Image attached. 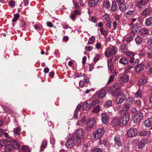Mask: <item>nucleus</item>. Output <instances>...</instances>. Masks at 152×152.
I'll use <instances>...</instances> for the list:
<instances>
[{"instance_id":"0eeeda50","label":"nucleus","mask_w":152,"mask_h":152,"mask_svg":"<svg viewBox=\"0 0 152 152\" xmlns=\"http://www.w3.org/2000/svg\"><path fill=\"white\" fill-rule=\"evenodd\" d=\"M95 123L96 121L94 118H92L89 120L86 127V130L88 131H90Z\"/></svg>"},{"instance_id":"6e6d98bb","label":"nucleus","mask_w":152,"mask_h":152,"mask_svg":"<svg viewBox=\"0 0 152 152\" xmlns=\"http://www.w3.org/2000/svg\"><path fill=\"white\" fill-rule=\"evenodd\" d=\"M6 142L5 140H3L0 141V148L4 146Z\"/></svg>"},{"instance_id":"13d9d810","label":"nucleus","mask_w":152,"mask_h":152,"mask_svg":"<svg viewBox=\"0 0 152 152\" xmlns=\"http://www.w3.org/2000/svg\"><path fill=\"white\" fill-rule=\"evenodd\" d=\"M6 142H13L15 140L10 137H8L6 139Z\"/></svg>"},{"instance_id":"a211bd4d","label":"nucleus","mask_w":152,"mask_h":152,"mask_svg":"<svg viewBox=\"0 0 152 152\" xmlns=\"http://www.w3.org/2000/svg\"><path fill=\"white\" fill-rule=\"evenodd\" d=\"M13 149V146L12 144H10L5 147V152H11Z\"/></svg>"},{"instance_id":"338daca9","label":"nucleus","mask_w":152,"mask_h":152,"mask_svg":"<svg viewBox=\"0 0 152 152\" xmlns=\"http://www.w3.org/2000/svg\"><path fill=\"white\" fill-rule=\"evenodd\" d=\"M100 31L101 33L104 35H105L107 34L106 31L103 28H101L100 29Z\"/></svg>"},{"instance_id":"680f3d73","label":"nucleus","mask_w":152,"mask_h":152,"mask_svg":"<svg viewBox=\"0 0 152 152\" xmlns=\"http://www.w3.org/2000/svg\"><path fill=\"white\" fill-rule=\"evenodd\" d=\"M9 4L11 7H13L15 6V2L14 1L11 0L10 1Z\"/></svg>"},{"instance_id":"09e8293b","label":"nucleus","mask_w":152,"mask_h":152,"mask_svg":"<svg viewBox=\"0 0 152 152\" xmlns=\"http://www.w3.org/2000/svg\"><path fill=\"white\" fill-rule=\"evenodd\" d=\"M112 101L110 100H109L105 103V107H107L111 106L112 104Z\"/></svg>"},{"instance_id":"412c9836","label":"nucleus","mask_w":152,"mask_h":152,"mask_svg":"<svg viewBox=\"0 0 152 152\" xmlns=\"http://www.w3.org/2000/svg\"><path fill=\"white\" fill-rule=\"evenodd\" d=\"M99 0H90L89 1V5L91 7L95 6L99 2Z\"/></svg>"},{"instance_id":"6e6552de","label":"nucleus","mask_w":152,"mask_h":152,"mask_svg":"<svg viewBox=\"0 0 152 152\" xmlns=\"http://www.w3.org/2000/svg\"><path fill=\"white\" fill-rule=\"evenodd\" d=\"M149 0H140L136 1L135 5L139 9H141L148 2Z\"/></svg>"},{"instance_id":"a18cd8bd","label":"nucleus","mask_w":152,"mask_h":152,"mask_svg":"<svg viewBox=\"0 0 152 152\" xmlns=\"http://www.w3.org/2000/svg\"><path fill=\"white\" fill-rule=\"evenodd\" d=\"M126 55L129 58H131L133 57L135 55V53L133 52L129 51L126 52Z\"/></svg>"},{"instance_id":"c85d7f7f","label":"nucleus","mask_w":152,"mask_h":152,"mask_svg":"<svg viewBox=\"0 0 152 152\" xmlns=\"http://www.w3.org/2000/svg\"><path fill=\"white\" fill-rule=\"evenodd\" d=\"M100 102V101L99 100H96L93 101L90 105V107L91 108L93 107L96 104H98Z\"/></svg>"},{"instance_id":"052dcab7","label":"nucleus","mask_w":152,"mask_h":152,"mask_svg":"<svg viewBox=\"0 0 152 152\" xmlns=\"http://www.w3.org/2000/svg\"><path fill=\"white\" fill-rule=\"evenodd\" d=\"M23 149L24 151L26 152H29L30 151L29 148L27 146H24L23 147Z\"/></svg>"},{"instance_id":"f704fd0d","label":"nucleus","mask_w":152,"mask_h":152,"mask_svg":"<svg viewBox=\"0 0 152 152\" xmlns=\"http://www.w3.org/2000/svg\"><path fill=\"white\" fill-rule=\"evenodd\" d=\"M79 121L80 122L79 123H81L82 125L85 124L88 122V121L86 120V118L85 117H83Z\"/></svg>"},{"instance_id":"2f4dec72","label":"nucleus","mask_w":152,"mask_h":152,"mask_svg":"<svg viewBox=\"0 0 152 152\" xmlns=\"http://www.w3.org/2000/svg\"><path fill=\"white\" fill-rule=\"evenodd\" d=\"M83 108L84 110H87L91 108L90 107V105L88 104L87 102H85L83 104Z\"/></svg>"},{"instance_id":"a878e982","label":"nucleus","mask_w":152,"mask_h":152,"mask_svg":"<svg viewBox=\"0 0 152 152\" xmlns=\"http://www.w3.org/2000/svg\"><path fill=\"white\" fill-rule=\"evenodd\" d=\"M152 24V18L149 17L147 18L145 21V24L146 26H151Z\"/></svg>"},{"instance_id":"1a4fd4ad","label":"nucleus","mask_w":152,"mask_h":152,"mask_svg":"<svg viewBox=\"0 0 152 152\" xmlns=\"http://www.w3.org/2000/svg\"><path fill=\"white\" fill-rule=\"evenodd\" d=\"M138 133V130L136 129L132 128L129 129L127 133V136L129 137H132L135 136Z\"/></svg>"},{"instance_id":"5701e85b","label":"nucleus","mask_w":152,"mask_h":152,"mask_svg":"<svg viewBox=\"0 0 152 152\" xmlns=\"http://www.w3.org/2000/svg\"><path fill=\"white\" fill-rule=\"evenodd\" d=\"M120 51L121 52L124 53L128 50V47L126 44H123L121 45Z\"/></svg>"},{"instance_id":"79ce46f5","label":"nucleus","mask_w":152,"mask_h":152,"mask_svg":"<svg viewBox=\"0 0 152 152\" xmlns=\"http://www.w3.org/2000/svg\"><path fill=\"white\" fill-rule=\"evenodd\" d=\"M147 54L148 57L151 58V57L152 56V48H148Z\"/></svg>"},{"instance_id":"6ab92c4d","label":"nucleus","mask_w":152,"mask_h":152,"mask_svg":"<svg viewBox=\"0 0 152 152\" xmlns=\"http://www.w3.org/2000/svg\"><path fill=\"white\" fill-rule=\"evenodd\" d=\"M97 93H98V97L100 99H102L107 94V92L105 90H103L99 92H97Z\"/></svg>"},{"instance_id":"5fc2aeb1","label":"nucleus","mask_w":152,"mask_h":152,"mask_svg":"<svg viewBox=\"0 0 152 152\" xmlns=\"http://www.w3.org/2000/svg\"><path fill=\"white\" fill-rule=\"evenodd\" d=\"M135 66L134 65L132 64L131 65H128L126 67V69L128 72L132 68H133Z\"/></svg>"},{"instance_id":"bf43d9fd","label":"nucleus","mask_w":152,"mask_h":152,"mask_svg":"<svg viewBox=\"0 0 152 152\" xmlns=\"http://www.w3.org/2000/svg\"><path fill=\"white\" fill-rule=\"evenodd\" d=\"M19 15L18 14H16L14 15V18L12 20L13 21H15L19 18Z\"/></svg>"},{"instance_id":"ea45409f","label":"nucleus","mask_w":152,"mask_h":152,"mask_svg":"<svg viewBox=\"0 0 152 152\" xmlns=\"http://www.w3.org/2000/svg\"><path fill=\"white\" fill-rule=\"evenodd\" d=\"M103 21L105 23L107 22H109V21H110V18L108 15L105 14L104 15Z\"/></svg>"},{"instance_id":"864d4df0","label":"nucleus","mask_w":152,"mask_h":152,"mask_svg":"<svg viewBox=\"0 0 152 152\" xmlns=\"http://www.w3.org/2000/svg\"><path fill=\"white\" fill-rule=\"evenodd\" d=\"M44 124L46 127H49L51 125L52 122L50 121H45L44 122Z\"/></svg>"},{"instance_id":"de8ad7c7","label":"nucleus","mask_w":152,"mask_h":152,"mask_svg":"<svg viewBox=\"0 0 152 152\" xmlns=\"http://www.w3.org/2000/svg\"><path fill=\"white\" fill-rule=\"evenodd\" d=\"M83 138H78V137H76L75 139V141L76 143V144H77V145H80L81 144V140L82 139H83Z\"/></svg>"},{"instance_id":"473e14b6","label":"nucleus","mask_w":152,"mask_h":152,"mask_svg":"<svg viewBox=\"0 0 152 152\" xmlns=\"http://www.w3.org/2000/svg\"><path fill=\"white\" fill-rule=\"evenodd\" d=\"M20 128L19 127H17L14 129L13 132L15 134L19 135L20 134Z\"/></svg>"},{"instance_id":"72a5a7b5","label":"nucleus","mask_w":152,"mask_h":152,"mask_svg":"<svg viewBox=\"0 0 152 152\" xmlns=\"http://www.w3.org/2000/svg\"><path fill=\"white\" fill-rule=\"evenodd\" d=\"M113 121L115 125L120 126V119L119 120L117 118H114L113 119Z\"/></svg>"},{"instance_id":"aec40b11","label":"nucleus","mask_w":152,"mask_h":152,"mask_svg":"<svg viewBox=\"0 0 152 152\" xmlns=\"http://www.w3.org/2000/svg\"><path fill=\"white\" fill-rule=\"evenodd\" d=\"M151 12V9L150 7L145 8L142 11V15L144 16H146L150 14Z\"/></svg>"},{"instance_id":"774afa93","label":"nucleus","mask_w":152,"mask_h":152,"mask_svg":"<svg viewBox=\"0 0 152 152\" xmlns=\"http://www.w3.org/2000/svg\"><path fill=\"white\" fill-rule=\"evenodd\" d=\"M106 26L109 28H110L111 26V22L110 21L105 23Z\"/></svg>"},{"instance_id":"8fccbe9b","label":"nucleus","mask_w":152,"mask_h":152,"mask_svg":"<svg viewBox=\"0 0 152 152\" xmlns=\"http://www.w3.org/2000/svg\"><path fill=\"white\" fill-rule=\"evenodd\" d=\"M13 148L15 149H18L19 148V145L18 144L17 142L15 141L13 142Z\"/></svg>"},{"instance_id":"3c124183","label":"nucleus","mask_w":152,"mask_h":152,"mask_svg":"<svg viewBox=\"0 0 152 152\" xmlns=\"http://www.w3.org/2000/svg\"><path fill=\"white\" fill-rule=\"evenodd\" d=\"M115 77V76L114 75H110L108 81L107 82V84H109L114 79Z\"/></svg>"},{"instance_id":"9d476101","label":"nucleus","mask_w":152,"mask_h":152,"mask_svg":"<svg viewBox=\"0 0 152 152\" xmlns=\"http://www.w3.org/2000/svg\"><path fill=\"white\" fill-rule=\"evenodd\" d=\"M143 115L142 113H137L135 116L134 118V122L135 123L139 122L143 118Z\"/></svg>"},{"instance_id":"58836bf2","label":"nucleus","mask_w":152,"mask_h":152,"mask_svg":"<svg viewBox=\"0 0 152 152\" xmlns=\"http://www.w3.org/2000/svg\"><path fill=\"white\" fill-rule=\"evenodd\" d=\"M142 94L141 90H138L135 94V96L137 98H140L142 97Z\"/></svg>"},{"instance_id":"0e129e2a","label":"nucleus","mask_w":152,"mask_h":152,"mask_svg":"<svg viewBox=\"0 0 152 152\" xmlns=\"http://www.w3.org/2000/svg\"><path fill=\"white\" fill-rule=\"evenodd\" d=\"M85 49L88 51H90L92 50L93 47L91 46H86L85 47Z\"/></svg>"},{"instance_id":"393cba45","label":"nucleus","mask_w":152,"mask_h":152,"mask_svg":"<svg viewBox=\"0 0 152 152\" xmlns=\"http://www.w3.org/2000/svg\"><path fill=\"white\" fill-rule=\"evenodd\" d=\"M115 90L114 89H112L111 91V94L113 96L115 97L119 95L120 94V92L121 91H119V90Z\"/></svg>"},{"instance_id":"dca6fc26","label":"nucleus","mask_w":152,"mask_h":152,"mask_svg":"<svg viewBox=\"0 0 152 152\" xmlns=\"http://www.w3.org/2000/svg\"><path fill=\"white\" fill-rule=\"evenodd\" d=\"M123 85V83H114L113 85V88L114 90H119L121 91L120 87Z\"/></svg>"},{"instance_id":"20e7f679","label":"nucleus","mask_w":152,"mask_h":152,"mask_svg":"<svg viewBox=\"0 0 152 152\" xmlns=\"http://www.w3.org/2000/svg\"><path fill=\"white\" fill-rule=\"evenodd\" d=\"M133 99L132 98H128L126 100V102L124 104L122 109L121 110L122 112L124 110L128 111L130 107V105L132 103Z\"/></svg>"},{"instance_id":"603ef678","label":"nucleus","mask_w":152,"mask_h":152,"mask_svg":"<svg viewBox=\"0 0 152 152\" xmlns=\"http://www.w3.org/2000/svg\"><path fill=\"white\" fill-rule=\"evenodd\" d=\"M95 40V39L93 36L91 37L89 39L88 44L89 45L92 44Z\"/></svg>"},{"instance_id":"69168bd1","label":"nucleus","mask_w":152,"mask_h":152,"mask_svg":"<svg viewBox=\"0 0 152 152\" xmlns=\"http://www.w3.org/2000/svg\"><path fill=\"white\" fill-rule=\"evenodd\" d=\"M131 112L133 113H135L137 112V110L136 107H133L132 108L131 110Z\"/></svg>"},{"instance_id":"f257e3e1","label":"nucleus","mask_w":152,"mask_h":152,"mask_svg":"<svg viewBox=\"0 0 152 152\" xmlns=\"http://www.w3.org/2000/svg\"><path fill=\"white\" fill-rule=\"evenodd\" d=\"M104 131L103 129L98 128L93 133L92 135L95 140H98L102 137L104 134Z\"/></svg>"},{"instance_id":"7c9ffc66","label":"nucleus","mask_w":152,"mask_h":152,"mask_svg":"<svg viewBox=\"0 0 152 152\" xmlns=\"http://www.w3.org/2000/svg\"><path fill=\"white\" fill-rule=\"evenodd\" d=\"M107 65L109 70L110 71L113 70L114 69V67L111 61L108 60V61Z\"/></svg>"},{"instance_id":"49530a36","label":"nucleus","mask_w":152,"mask_h":152,"mask_svg":"<svg viewBox=\"0 0 152 152\" xmlns=\"http://www.w3.org/2000/svg\"><path fill=\"white\" fill-rule=\"evenodd\" d=\"M135 41L137 44H140L142 42L141 37L139 36H138L136 38Z\"/></svg>"},{"instance_id":"f8f14e48","label":"nucleus","mask_w":152,"mask_h":152,"mask_svg":"<svg viewBox=\"0 0 152 152\" xmlns=\"http://www.w3.org/2000/svg\"><path fill=\"white\" fill-rule=\"evenodd\" d=\"M75 142L74 140L72 139L68 140L66 144V145L68 148H72L75 145Z\"/></svg>"},{"instance_id":"e2e57ef3","label":"nucleus","mask_w":152,"mask_h":152,"mask_svg":"<svg viewBox=\"0 0 152 152\" xmlns=\"http://www.w3.org/2000/svg\"><path fill=\"white\" fill-rule=\"evenodd\" d=\"M102 150L100 148H95L93 149L92 152H102Z\"/></svg>"},{"instance_id":"b1692460","label":"nucleus","mask_w":152,"mask_h":152,"mask_svg":"<svg viewBox=\"0 0 152 152\" xmlns=\"http://www.w3.org/2000/svg\"><path fill=\"white\" fill-rule=\"evenodd\" d=\"M119 62L121 64H123L124 65H126L128 64L129 62V61L127 60L126 57L124 56L121 58L119 60Z\"/></svg>"},{"instance_id":"a19ab883","label":"nucleus","mask_w":152,"mask_h":152,"mask_svg":"<svg viewBox=\"0 0 152 152\" xmlns=\"http://www.w3.org/2000/svg\"><path fill=\"white\" fill-rule=\"evenodd\" d=\"M145 146L144 141L143 140H142L138 144V147L139 148L142 149Z\"/></svg>"},{"instance_id":"c9c22d12","label":"nucleus","mask_w":152,"mask_h":152,"mask_svg":"<svg viewBox=\"0 0 152 152\" xmlns=\"http://www.w3.org/2000/svg\"><path fill=\"white\" fill-rule=\"evenodd\" d=\"M146 79L145 78H143L140 80L138 83L139 85H142L145 84L146 83Z\"/></svg>"},{"instance_id":"f03ea898","label":"nucleus","mask_w":152,"mask_h":152,"mask_svg":"<svg viewBox=\"0 0 152 152\" xmlns=\"http://www.w3.org/2000/svg\"><path fill=\"white\" fill-rule=\"evenodd\" d=\"M129 117L128 113H125L120 118V126H122L126 125L129 120Z\"/></svg>"},{"instance_id":"bb28decb","label":"nucleus","mask_w":152,"mask_h":152,"mask_svg":"<svg viewBox=\"0 0 152 152\" xmlns=\"http://www.w3.org/2000/svg\"><path fill=\"white\" fill-rule=\"evenodd\" d=\"M121 80L124 82H127L129 80V77L127 75H124L120 77Z\"/></svg>"},{"instance_id":"c03bdc74","label":"nucleus","mask_w":152,"mask_h":152,"mask_svg":"<svg viewBox=\"0 0 152 152\" xmlns=\"http://www.w3.org/2000/svg\"><path fill=\"white\" fill-rule=\"evenodd\" d=\"M104 5L105 8L109 9L110 7V4L108 1L106 0L104 1Z\"/></svg>"},{"instance_id":"2eb2a0df","label":"nucleus","mask_w":152,"mask_h":152,"mask_svg":"<svg viewBox=\"0 0 152 152\" xmlns=\"http://www.w3.org/2000/svg\"><path fill=\"white\" fill-rule=\"evenodd\" d=\"M114 141L115 145L120 147L122 146L121 140L118 136H116L114 138Z\"/></svg>"},{"instance_id":"e433bc0d","label":"nucleus","mask_w":152,"mask_h":152,"mask_svg":"<svg viewBox=\"0 0 152 152\" xmlns=\"http://www.w3.org/2000/svg\"><path fill=\"white\" fill-rule=\"evenodd\" d=\"M100 107L99 105H97L92 110V112L94 113H98L99 111Z\"/></svg>"},{"instance_id":"7ed1b4c3","label":"nucleus","mask_w":152,"mask_h":152,"mask_svg":"<svg viewBox=\"0 0 152 152\" xmlns=\"http://www.w3.org/2000/svg\"><path fill=\"white\" fill-rule=\"evenodd\" d=\"M117 52V48L115 46H113L111 48H108L105 52V54L107 57H110L115 55Z\"/></svg>"},{"instance_id":"cd10ccee","label":"nucleus","mask_w":152,"mask_h":152,"mask_svg":"<svg viewBox=\"0 0 152 152\" xmlns=\"http://www.w3.org/2000/svg\"><path fill=\"white\" fill-rule=\"evenodd\" d=\"M117 8V6L116 2L115 1H113L112 2L111 10L113 12L115 11Z\"/></svg>"},{"instance_id":"39448f33","label":"nucleus","mask_w":152,"mask_h":152,"mask_svg":"<svg viewBox=\"0 0 152 152\" xmlns=\"http://www.w3.org/2000/svg\"><path fill=\"white\" fill-rule=\"evenodd\" d=\"M126 99V96L123 93H121L118 96L115 100V103L117 104H119L123 103Z\"/></svg>"},{"instance_id":"c756f323","label":"nucleus","mask_w":152,"mask_h":152,"mask_svg":"<svg viewBox=\"0 0 152 152\" xmlns=\"http://www.w3.org/2000/svg\"><path fill=\"white\" fill-rule=\"evenodd\" d=\"M135 59L134 57H132L131 58L130 60V62L131 64L133 63V64H132L134 65L135 66L137 65V64H138L139 63L138 60L137 59H136L135 61H134Z\"/></svg>"},{"instance_id":"37998d69","label":"nucleus","mask_w":152,"mask_h":152,"mask_svg":"<svg viewBox=\"0 0 152 152\" xmlns=\"http://www.w3.org/2000/svg\"><path fill=\"white\" fill-rule=\"evenodd\" d=\"M119 9L122 12H124L126 9V6L124 4L120 5Z\"/></svg>"},{"instance_id":"4c0bfd02","label":"nucleus","mask_w":152,"mask_h":152,"mask_svg":"<svg viewBox=\"0 0 152 152\" xmlns=\"http://www.w3.org/2000/svg\"><path fill=\"white\" fill-rule=\"evenodd\" d=\"M47 145V142L46 141H44L42 143V145L40 147V151H43L44 149L46 148Z\"/></svg>"},{"instance_id":"4468645a","label":"nucleus","mask_w":152,"mask_h":152,"mask_svg":"<svg viewBox=\"0 0 152 152\" xmlns=\"http://www.w3.org/2000/svg\"><path fill=\"white\" fill-rule=\"evenodd\" d=\"M137 66L135 68V70L136 72H140L143 70L144 68V66L143 64L141 63L139 64H137Z\"/></svg>"},{"instance_id":"ddd939ff","label":"nucleus","mask_w":152,"mask_h":152,"mask_svg":"<svg viewBox=\"0 0 152 152\" xmlns=\"http://www.w3.org/2000/svg\"><path fill=\"white\" fill-rule=\"evenodd\" d=\"M102 119L103 122L105 124H107L109 121V117L106 113H102Z\"/></svg>"},{"instance_id":"4be33fe9","label":"nucleus","mask_w":152,"mask_h":152,"mask_svg":"<svg viewBox=\"0 0 152 152\" xmlns=\"http://www.w3.org/2000/svg\"><path fill=\"white\" fill-rule=\"evenodd\" d=\"M140 34L142 35H144L149 34V31L146 28H142L140 31Z\"/></svg>"},{"instance_id":"423d86ee","label":"nucleus","mask_w":152,"mask_h":152,"mask_svg":"<svg viewBox=\"0 0 152 152\" xmlns=\"http://www.w3.org/2000/svg\"><path fill=\"white\" fill-rule=\"evenodd\" d=\"M95 123L96 121L94 118H92L89 120L86 127V130L88 131H90Z\"/></svg>"},{"instance_id":"9b49d317","label":"nucleus","mask_w":152,"mask_h":152,"mask_svg":"<svg viewBox=\"0 0 152 152\" xmlns=\"http://www.w3.org/2000/svg\"><path fill=\"white\" fill-rule=\"evenodd\" d=\"M75 136L76 137L83 138L84 137L83 132L81 129H78L76 131Z\"/></svg>"},{"instance_id":"f3484780","label":"nucleus","mask_w":152,"mask_h":152,"mask_svg":"<svg viewBox=\"0 0 152 152\" xmlns=\"http://www.w3.org/2000/svg\"><path fill=\"white\" fill-rule=\"evenodd\" d=\"M144 124L146 127H150L152 126V118H148L144 122Z\"/></svg>"},{"instance_id":"4d7b16f0","label":"nucleus","mask_w":152,"mask_h":152,"mask_svg":"<svg viewBox=\"0 0 152 152\" xmlns=\"http://www.w3.org/2000/svg\"><path fill=\"white\" fill-rule=\"evenodd\" d=\"M147 69L148 70L149 74H152V67H151L150 64H148L147 68Z\"/></svg>"}]
</instances>
